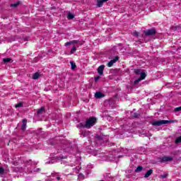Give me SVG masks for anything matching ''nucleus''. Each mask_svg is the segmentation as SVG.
Segmentation results:
<instances>
[{
  "label": "nucleus",
  "mask_w": 181,
  "mask_h": 181,
  "mask_svg": "<svg viewBox=\"0 0 181 181\" xmlns=\"http://www.w3.org/2000/svg\"><path fill=\"white\" fill-rule=\"evenodd\" d=\"M8 167H0V175L3 178V181L11 180V175L8 174ZM62 175L58 173L52 174V175L48 178L47 181H59L62 180Z\"/></svg>",
  "instance_id": "1"
},
{
  "label": "nucleus",
  "mask_w": 181,
  "mask_h": 181,
  "mask_svg": "<svg viewBox=\"0 0 181 181\" xmlns=\"http://www.w3.org/2000/svg\"><path fill=\"white\" fill-rule=\"evenodd\" d=\"M97 123V118L95 117H89L86 119L85 123H81L79 124L80 128H88L90 129L91 127H94Z\"/></svg>",
  "instance_id": "2"
},
{
  "label": "nucleus",
  "mask_w": 181,
  "mask_h": 181,
  "mask_svg": "<svg viewBox=\"0 0 181 181\" xmlns=\"http://www.w3.org/2000/svg\"><path fill=\"white\" fill-rule=\"evenodd\" d=\"M175 122V120H154L151 122L154 127H160L165 124H172Z\"/></svg>",
  "instance_id": "3"
},
{
  "label": "nucleus",
  "mask_w": 181,
  "mask_h": 181,
  "mask_svg": "<svg viewBox=\"0 0 181 181\" xmlns=\"http://www.w3.org/2000/svg\"><path fill=\"white\" fill-rule=\"evenodd\" d=\"M134 73L136 74H139L140 78H139L137 80L134 81V84H138L140 81H142V80H144V78L146 77V74L145 72H142L141 69H136L134 70Z\"/></svg>",
  "instance_id": "4"
},
{
  "label": "nucleus",
  "mask_w": 181,
  "mask_h": 181,
  "mask_svg": "<svg viewBox=\"0 0 181 181\" xmlns=\"http://www.w3.org/2000/svg\"><path fill=\"white\" fill-rule=\"evenodd\" d=\"M146 36H153L156 34V30L155 28H151L144 31Z\"/></svg>",
  "instance_id": "5"
},
{
  "label": "nucleus",
  "mask_w": 181,
  "mask_h": 181,
  "mask_svg": "<svg viewBox=\"0 0 181 181\" xmlns=\"http://www.w3.org/2000/svg\"><path fill=\"white\" fill-rule=\"evenodd\" d=\"M27 171L30 173H39V172H40V168H34L32 170V168H30V167H28Z\"/></svg>",
  "instance_id": "6"
},
{
  "label": "nucleus",
  "mask_w": 181,
  "mask_h": 181,
  "mask_svg": "<svg viewBox=\"0 0 181 181\" xmlns=\"http://www.w3.org/2000/svg\"><path fill=\"white\" fill-rule=\"evenodd\" d=\"M119 57H115L113 59H112L110 62L107 64V67H112L115 63H117L118 62Z\"/></svg>",
  "instance_id": "7"
},
{
  "label": "nucleus",
  "mask_w": 181,
  "mask_h": 181,
  "mask_svg": "<svg viewBox=\"0 0 181 181\" xmlns=\"http://www.w3.org/2000/svg\"><path fill=\"white\" fill-rule=\"evenodd\" d=\"M173 158L172 156H163L161 158L160 162H172Z\"/></svg>",
  "instance_id": "8"
},
{
  "label": "nucleus",
  "mask_w": 181,
  "mask_h": 181,
  "mask_svg": "<svg viewBox=\"0 0 181 181\" xmlns=\"http://www.w3.org/2000/svg\"><path fill=\"white\" fill-rule=\"evenodd\" d=\"M105 68V66H104V65H100L98 68V74H100V76H103V74H104V69Z\"/></svg>",
  "instance_id": "9"
},
{
  "label": "nucleus",
  "mask_w": 181,
  "mask_h": 181,
  "mask_svg": "<svg viewBox=\"0 0 181 181\" xmlns=\"http://www.w3.org/2000/svg\"><path fill=\"white\" fill-rule=\"evenodd\" d=\"M72 45H74V46H78V45H80V46H83V43L77 40H72Z\"/></svg>",
  "instance_id": "10"
},
{
  "label": "nucleus",
  "mask_w": 181,
  "mask_h": 181,
  "mask_svg": "<svg viewBox=\"0 0 181 181\" xmlns=\"http://www.w3.org/2000/svg\"><path fill=\"white\" fill-rule=\"evenodd\" d=\"M103 97H104V94H103L101 92H96L95 93V98H103Z\"/></svg>",
  "instance_id": "11"
},
{
  "label": "nucleus",
  "mask_w": 181,
  "mask_h": 181,
  "mask_svg": "<svg viewBox=\"0 0 181 181\" xmlns=\"http://www.w3.org/2000/svg\"><path fill=\"white\" fill-rule=\"evenodd\" d=\"M78 47L79 46L74 45L72 49H71L70 54H74V53H76V52L77 51V47Z\"/></svg>",
  "instance_id": "12"
},
{
  "label": "nucleus",
  "mask_w": 181,
  "mask_h": 181,
  "mask_svg": "<svg viewBox=\"0 0 181 181\" xmlns=\"http://www.w3.org/2000/svg\"><path fill=\"white\" fill-rule=\"evenodd\" d=\"M80 169H81V166L80 165H78L76 168H73L74 173H76L77 175V173L80 172Z\"/></svg>",
  "instance_id": "13"
},
{
  "label": "nucleus",
  "mask_w": 181,
  "mask_h": 181,
  "mask_svg": "<svg viewBox=\"0 0 181 181\" xmlns=\"http://www.w3.org/2000/svg\"><path fill=\"white\" fill-rule=\"evenodd\" d=\"M153 172V170H152L151 169H150V170H148L146 173V174H145V175H144V177H149V176H151V175H152V173Z\"/></svg>",
  "instance_id": "14"
},
{
  "label": "nucleus",
  "mask_w": 181,
  "mask_h": 181,
  "mask_svg": "<svg viewBox=\"0 0 181 181\" xmlns=\"http://www.w3.org/2000/svg\"><path fill=\"white\" fill-rule=\"evenodd\" d=\"M39 77H40V74H39L38 72H36L33 76V80H37V78H39Z\"/></svg>",
  "instance_id": "15"
},
{
  "label": "nucleus",
  "mask_w": 181,
  "mask_h": 181,
  "mask_svg": "<svg viewBox=\"0 0 181 181\" xmlns=\"http://www.w3.org/2000/svg\"><path fill=\"white\" fill-rule=\"evenodd\" d=\"M43 112H45V107H41L40 109H39L37 110V115H40L43 114Z\"/></svg>",
  "instance_id": "16"
},
{
  "label": "nucleus",
  "mask_w": 181,
  "mask_h": 181,
  "mask_svg": "<svg viewBox=\"0 0 181 181\" xmlns=\"http://www.w3.org/2000/svg\"><path fill=\"white\" fill-rule=\"evenodd\" d=\"M143 169H144V168H143L142 166L139 165V166L136 168V169L135 170V172H136V173H139V172H142Z\"/></svg>",
  "instance_id": "17"
},
{
  "label": "nucleus",
  "mask_w": 181,
  "mask_h": 181,
  "mask_svg": "<svg viewBox=\"0 0 181 181\" xmlns=\"http://www.w3.org/2000/svg\"><path fill=\"white\" fill-rule=\"evenodd\" d=\"M103 5H104V2L101 0H98L97 6L98 8H101V6H103Z\"/></svg>",
  "instance_id": "18"
},
{
  "label": "nucleus",
  "mask_w": 181,
  "mask_h": 181,
  "mask_svg": "<svg viewBox=\"0 0 181 181\" xmlns=\"http://www.w3.org/2000/svg\"><path fill=\"white\" fill-rule=\"evenodd\" d=\"M65 152H68V153L70 152V153H73L74 155H76V153H74V149H71L70 148L65 149Z\"/></svg>",
  "instance_id": "19"
},
{
  "label": "nucleus",
  "mask_w": 181,
  "mask_h": 181,
  "mask_svg": "<svg viewBox=\"0 0 181 181\" xmlns=\"http://www.w3.org/2000/svg\"><path fill=\"white\" fill-rule=\"evenodd\" d=\"M21 129H23V131H25V129H26V120L23 121Z\"/></svg>",
  "instance_id": "20"
},
{
  "label": "nucleus",
  "mask_w": 181,
  "mask_h": 181,
  "mask_svg": "<svg viewBox=\"0 0 181 181\" xmlns=\"http://www.w3.org/2000/svg\"><path fill=\"white\" fill-rule=\"evenodd\" d=\"M74 160H76V165H78L80 163V160H81V158L80 157L78 158H74Z\"/></svg>",
  "instance_id": "21"
},
{
  "label": "nucleus",
  "mask_w": 181,
  "mask_h": 181,
  "mask_svg": "<svg viewBox=\"0 0 181 181\" xmlns=\"http://www.w3.org/2000/svg\"><path fill=\"white\" fill-rule=\"evenodd\" d=\"M70 64H71L72 70H74V69H76V67H77V66L76 65V63H74V62H71Z\"/></svg>",
  "instance_id": "22"
},
{
  "label": "nucleus",
  "mask_w": 181,
  "mask_h": 181,
  "mask_svg": "<svg viewBox=\"0 0 181 181\" xmlns=\"http://www.w3.org/2000/svg\"><path fill=\"white\" fill-rule=\"evenodd\" d=\"M74 18V15L71 13L68 14V19H73Z\"/></svg>",
  "instance_id": "23"
},
{
  "label": "nucleus",
  "mask_w": 181,
  "mask_h": 181,
  "mask_svg": "<svg viewBox=\"0 0 181 181\" xmlns=\"http://www.w3.org/2000/svg\"><path fill=\"white\" fill-rule=\"evenodd\" d=\"M3 62H4V63H9V62H11V59H10V58H4V59H3Z\"/></svg>",
  "instance_id": "24"
},
{
  "label": "nucleus",
  "mask_w": 181,
  "mask_h": 181,
  "mask_svg": "<svg viewBox=\"0 0 181 181\" xmlns=\"http://www.w3.org/2000/svg\"><path fill=\"white\" fill-rule=\"evenodd\" d=\"M21 107H23V103H18L17 105H16V108H19Z\"/></svg>",
  "instance_id": "25"
},
{
  "label": "nucleus",
  "mask_w": 181,
  "mask_h": 181,
  "mask_svg": "<svg viewBox=\"0 0 181 181\" xmlns=\"http://www.w3.org/2000/svg\"><path fill=\"white\" fill-rule=\"evenodd\" d=\"M181 142V136L177 138V139L175 140V144H180Z\"/></svg>",
  "instance_id": "26"
},
{
  "label": "nucleus",
  "mask_w": 181,
  "mask_h": 181,
  "mask_svg": "<svg viewBox=\"0 0 181 181\" xmlns=\"http://www.w3.org/2000/svg\"><path fill=\"white\" fill-rule=\"evenodd\" d=\"M160 177H163V179H166V177H168V173H164L161 175Z\"/></svg>",
  "instance_id": "27"
},
{
  "label": "nucleus",
  "mask_w": 181,
  "mask_h": 181,
  "mask_svg": "<svg viewBox=\"0 0 181 181\" xmlns=\"http://www.w3.org/2000/svg\"><path fill=\"white\" fill-rule=\"evenodd\" d=\"M70 45H73L72 41L66 42L64 45L65 46H70Z\"/></svg>",
  "instance_id": "28"
},
{
  "label": "nucleus",
  "mask_w": 181,
  "mask_h": 181,
  "mask_svg": "<svg viewBox=\"0 0 181 181\" xmlns=\"http://www.w3.org/2000/svg\"><path fill=\"white\" fill-rule=\"evenodd\" d=\"M93 155L94 156H98V155H100V153H98V151H95L93 153Z\"/></svg>",
  "instance_id": "29"
},
{
  "label": "nucleus",
  "mask_w": 181,
  "mask_h": 181,
  "mask_svg": "<svg viewBox=\"0 0 181 181\" xmlns=\"http://www.w3.org/2000/svg\"><path fill=\"white\" fill-rule=\"evenodd\" d=\"M78 179H84V175H83V174H79L78 175Z\"/></svg>",
  "instance_id": "30"
},
{
  "label": "nucleus",
  "mask_w": 181,
  "mask_h": 181,
  "mask_svg": "<svg viewBox=\"0 0 181 181\" xmlns=\"http://www.w3.org/2000/svg\"><path fill=\"white\" fill-rule=\"evenodd\" d=\"M133 35H134V36H136V37H138V36H139V33H138V32H136V31H134V32L133 33Z\"/></svg>",
  "instance_id": "31"
},
{
  "label": "nucleus",
  "mask_w": 181,
  "mask_h": 181,
  "mask_svg": "<svg viewBox=\"0 0 181 181\" xmlns=\"http://www.w3.org/2000/svg\"><path fill=\"white\" fill-rule=\"evenodd\" d=\"M57 160H61L62 159H66V156L65 157H56Z\"/></svg>",
  "instance_id": "32"
},
{
  "label": "nucleus",
  "mask_w": 181,
  "mask_h": 181,
  "mask_svg": "<svg viewBox=\"0 0 181 181\" xmlns=\"http://www.w3.org/2000/svg\"><path fill=\"white\" fill-rule=\"evenodd\" d=\"M175 112L181 111V106H180V107H176V108L175 109Z\"/></svg>",
  "instance_id": "33"
},
{
  "label": "nucleus",
  "mask_w": 181,
  "mask_h": 181,
  "mask_svg": "<svg viewBox=\"0 0 181 181\" xmlns=\"http://www.w3.org/2000/svg\"><path fill=\"white\" fill-rule=\"evenodd\" d=\"M100 76H96L95 78V82L97 83V81H98L100 80Z\"/></svg>",
  "instance_id": "34"
},
{
  "label": "nucleus",
  "mask_w": 181,
  "mask_h": 181,
  "mask_svg": "<svg viewBox=\"0 0 181 181\" xmlns=\"http://www.w3.org/2000/svg\"><path fill=\"white\" fill-rule=\"evenodd\" d=\"M18 5H19V4H11V6L16 8V6H18Z\"/></svg>",
  "instance_id": "35"
},
{
  "label": "nucleus",
  "mask_w": 181,
  "mask_h": 181,
  "mask_svg": "<svg viewBox=\"0 0 181 181\" xmlns=\"http://www.w3.org/2000/svg\"><path fill=\"white\" fill-rule=\"evenodd\" d=\"M56 162V160H54V159H52V160H51V162H49V163H54Z\"/></svg>",
  "instance_id": "36"
},
{
  "label": "nucleus",
  "mask_w": 181,
  "mask_h": 181,
  "mask_svg": "<svg viewBox=\"0 0 181 181\" xmlns=\"http://www.w3.org/2000/svg\"><path fill=\"white\" fill-rule=\"evenodd\" d=\"M69 166H71V168H73V166H76V164L73 165V163H70Z\"/></svg>",
  "instance_id": "37"
},
{
  "label": "nucleus",
  "mask_w": 181,
  "mask_h": 181,
  "mask_svg": "<svg viewBox=\"0 0 181 181\" xmlns=\"http://www.w3.org/2000/svg\"><path fill=\"white\" fill-rule=\"evenodd\" d=\"M83 134V136H86L87 132H84Z\"/></svg>",
  "instance_id": "38"
},
{
  "label": "nucleus",
  "mask_w": 181,
  "mask_h": 181,
  "mask_svg": "<svg viewBox=\"0 0 181 181\" xmlns=\"http://www.w3.org/2000/svg\"><path fill=\"white\" fill-rule=\"evenodd\" d=\"M101 1H103V3L104 2H108V0H101Z\"/></svg>",
  "instance_id": "39"
},
{
  "label": "nucleus",
  "mask_w": 181,
  "mask_h": 181,
  "mask_svg": "<svg viewBox=\"0 0 181 181\" xmlns=\"http://www.w3.org/2000/svg\"><path fill=\"white\" fill-rule=\"evenodd\" d=\"M61 163L65 165L64 161H62Z\"/></svg>",
  "instance_id": "40"
},
{
  "label": "nucleus",
  "mask_w": 181,
  "mask_h": 181,
  "mask_svg": "<svg viewBox=\"0 0 181 181\" xmlns=\"http://www.w3.org/2000/svg\"><path fill=\"white\" fill-rule=\"evenodd\" d=\"M31 163H32V161H29V162H28V164L30 165Z\"/></svg>",
  "instance_id": "41"
},
{
  "label": "nucleus",
  "mask_w": 181,
  "mask_h": 181,
  "mask_svg": "<svg viewBox=\"0 0 181 181\" xmlns=\"http://www.w3.org/2000/svg\"><path fill=\"white\" fill-rule=\"evenodd\" d=\"M138 116L137 115H134V117L136 118Z\"/></svg>",
  "instance_id": "42"
},
{
  "label": "nucleus",
  "mask_w": 181,
  "mask_h": 181,
  "mask_svg": "<svg viewBox=\"0 0 181 181\" xmlns=\"http://www.w3.org/2000/svg\"><path fill=\"white\" fill-rule=\"evenodd\" d=\"M24 170H26V168H24Z\"/></svg>",
  "instance_id": "43"
}]
</instances>
